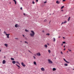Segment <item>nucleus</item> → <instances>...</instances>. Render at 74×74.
I'll return each instance as SVG.
<instances>
[{"mask_svg":"<svg viewBox=\"0 0 74 74\" xmlns=\"http://www.w3.org/2000/svg\"><path fill=\"white\" fill-rule=\"evenodd\" d=\"M31 33L29 34L30 37H34V34H35L34 32L33 31H31Z\"/></svg>","mask_w":74,"mask_h":74,"instance_id":"1","label":"nucleus"},{"mask_svg":"<svg viewBox=\"0 0 74 74\" xmlns=\"http://www.w3.org/2000/svg\"><path fill=\"white\" fill-rule=\"evenodd\" d=\"M48 62L49 63V64H51L52 63H53L52 61L51 60H50V59H48Z\"/></svg>","mask_w":74,"mask_h":74,"instance_id":"2","label":"nucleus"},{"mask_svg":"<svg viewBox=\"0 0 74 74\" xmlns=\"http://www.w3.org/2000/svg\"><path fill=\"white\" fill-rule=\"evenodd\" d=\"M6 35L7 36V38H9V35H10V34H6Z\"/></svg>","mask_w":74,"mask_h":74,"instance_id":"3","label":"nucleus"},{"mask_svg":"<svg viewBox=\"0 0 74 74\" xmlns=\"http://www.w3.org/2000/svg\"><path fill=\"white\" fill-rule=\"evenodd\" d=\"M21 65L23 67H25V65L24 64V63H23V62L21 63Z\"/></svg>","mask_w":74,"mask_h":74,"instance_id":"4","label":"nucleus"},{"mask_svg":"<svg viewBox=\"0 0 74 74\" xmlns=\"http://www.w3.org/2000/svg\"><path fill=\"white\" fill-rule=\"evenodd\" d=\"M41 70L43 71H45V69H44V68H41Z\"/></svg>","mask_w":74,"mask_h":74,"instance_id":"5","label":"nucleus"},{"mask_svg":"<svg viewBox=\"0 0 74 74\" xmlns=\"http://www.w3.org/2000/svg\"><path fill=\"white\" fill-rule=\"evenodd\" d=\"M37 55V56H41V54H40V53H36Z\"/></svg>","mask_w":74,"mask_h":74,"instance_id":"6","label":"nucleus"},{"mask_svg":"<svg viewBox=\"0 0 74 74\" xmlns=\"http://www.w3.org/2000/svg\"><path fill=\"white\" fill-rule=\"evenodd\" d=\"M15 27H19V26L17 24H16L15 25Z\"/></svg>","mask_w":74,"mask_h":74,"instance_id":"7","label":"nucleus"},{"mask_svg":"<svg viewBox=\"0 0 74 74\" xmlns=\"http://www.w3.org/2000/svg\"><path fill=\"white\" fill-rule=\"evenodd\" d=\"M56 3H57V4H59L60 3V2L59 1H56Z\"/></svg>","mask_w":74,"mask_h":74,"instance_id":"8","label":"nucleus"},{"mask_svg":"<svg viewBox=\"0 0 74 74\" xmlns=\"http://www.w3.org/2000/svg\"><path fill=\"white\" fill-rule=\"evenodd\" d=\"M67 22L66 21H65L64 22H62L61 25H62V24H64V23H66Z\"/></svg>","mask_w":74,"mask_h":74,"instance_id":"9","label":"nucleus"},{"mask_svg":"<svg viewBox=\"0 0 74 74\" xmlns=\"http://www.w3.org/2000/svg\"><path fill=\"white\" fill-rule=\"evenodd\" d=\"M3 64H5V60H3Z\"/></svg>","mask_w":74,"mask_h":74,"instance_id":"10","label":"nucleus"},{"mask_svg":"<svg viewBox=\"0 0 74 74\" xmlns=\"http://www.w3.org/2000/svg\"><path fill=\"white\" fill-rule=\"evenodd\" d=\"M12 63H13V64H15L16 62L15 61H13L12 62Z\"/></svg>","mask_w":74,"mask_h":74,"instance_id":"11","label":"nucleus"},{"mask_svg":"<svg viewBox=\"0 0 74 74\" xmlns=\"http://www.w3.org/2000/svg\"><path fill=\"white\" fill-rule=\"evenodd\" d=\"M14 1L15 4H16V1L15 0H13Z\"/></svg>","mask_w":74,"mask_h":74,"instance_id":"12","label":"nucleus"},{"mask_svg":"<svg viewBox=\"0 0 74 74\" xmlns=\"http://www.w3.org/2000/svg\"><path fill=\"white\" fill-rule=\"evenodd\" d=\"M55 41H56V39L54 38H53V41L55 42Z\"/></svg>","mask_w":74,"mask_h":74,"instance_id":"13","label":"nucleus"},{"mask_svg":"<svg viewBox=\"0 0 74 74\" xmlns=\"http://www.w3.org/2000/svg\"><path fill=\"white\" fill-rule=\"evenodd\" d=\"M25 32H29V30L26 29L25 30Z\"/></svg>","mask_w":74,"mask_h":74,"instance_id":"14","label":"nucleus"},{"mask_svg":"<svg viewBox=\"0 0 74 74\" xmlns=\"http://www.w3.org/2000/svg\"><path fill=\"white\" fill-rule=\"evenodd\" d=\"M44 47H45L46 48H47V47H48L47 45H45Z\"/></svg>","mask_w":74,"mask_h":74,"instance_id":"15","label":"nucleus"},{"mask_svg":"<svg viewBox=\"0 0 74 74\" xmlns=\"http://www.w3.org/2000/svg\"><path fill=\"white\" fill-rule=\"evenodd\" d=\"M64 65L65 66H68V64H64Z\"/></svg>","mask_w":74,"mask_h":74,"instance_id":"16","label":"nucleus"},{"mask_svg":"<svg viewBox=\"0 0 74 74\" xmlns=\"http://www.w3.org/2000/svg\"><path fill=\"white\" fill-rule=\"evenodd\" d=\"M70 20V17H69L68 19V21H69Z\"/></svg>","mask_w":74,"mask_h":74,"instance_id":"17","label":"nucleus"},{"mask_svg":"<svg viewBox=\"0 0 74 74\" xmlns=\"http://www.w3.org/2000/svg\"><path fill=\"white\" fill-rule=\"evenodd\" d=\"M53 71H55V70H56V68H53Z\"/></svg>","mask_w":74,"mask_h":74,"instance_id":"18","label":"nucleus"},{"mask_svg":"<svg viewBox=\"0 0 74 74\" xmlns=\"http://www.w3.org/2000/svg\"><path fill=\"white\" fill-rule=\"evenodd\" d=\"M4 45H5V46H6V47H7V46H8V45L7 44H4Z\"/></svg>","mask_w":74,"mask_h":74,"instance_id":"19","label":"nucleus"},{"mask_svg":"<svg viewBox=\"0 0 74 74\" xmlns=\"http://www.w3.org/2000/svg\"><path fill=\"white\" fill-rule=\"evenodd\" d=\"M16 66H17L18 67H19V68H21V67H20V66L18 65L17 64H16Z\"/></svg>","mask_w":74,"mask_h":74,"instance_id":"20","label":"nucleus"},{"mask_svg":"<svg viewBox=\"0 0 74 74\" xmlns=\"http://www.w3.org/2000/svg\"><path fill=\"white\" fill-rule=\"evenodd\" d=\"M46 35L47 36H49L50 34L49 33H47V34H46Z\"/></svg>","mask_w":74,"mask_h":74,"instance_id":"21","label":"nucleus"},{"mask_svg":"<svg viewBox=\"0 0 74 74\" xmlns=\"http://www.w3.org/2000/svg\"><path fill=\"white\" fill-rule=\"evenodd\" d=\"M14 39H15V40H19V38H15Z\"/></svg>","mask_w":74,"mask_h":74,"instance_id":"22","label":"nucleus"},{"mask_svg":"<svg viewBox=\"0 0 74 74\" xmlns=\"http://www.w3.org/2000/svg\"><path fill=\"white\" fill-rule=\"evenodd\" d=\"M34 64L36 65V62H34Z\"/></svg>","mask_w":74,"mask_h":74,"instance_id":"23","label":"nucleus"},{"mask_svg":"<svg viewBox=\"0 0 74 74\" xmlns=\"http://www.w3.org/2000/svg\"><path fill=\"white\" fill-rule=\"evenodd\" d=\"M11 60H14V59L13 58H11Z\"/></svg>","mask_w":74,"mask_h":74,"instance_id":"24","label":"nucleus"},{"mask_svg":"<svg viewBox=\"0 0 74 74\" xmlns=\"http://www.w3.org/2000/svg\"><path fill=\"white\" fill-rule=\"evenodd\" d=\"M3 33H4V34H5L6 35V34H7V32H5V31Z\"/></svg>","mask_w":74,"mask_h":74,"instance_id":"25","label":"nucleus"},{"mask_svg":"<svg viewBox=\"0 0 74 74\" xmlns=\"http://www.w3.org/2000/svg\"><path fill=\"white\" fill-rule=\"evenodd\" d=\"M48 51L49 53H51V50H49Z\"/></svg>","mask_w":74,"mask_h":74,"instance_id":"26","label":"nucleus"},{"mask_svg":"<svg viewBox=\"0 0 74 74\" xmlns=\"http://www.w3.org/2000/svg\"><path fill=\"white\" fill-rule=\"evenodd\" d=\"M25 43H27V44H28V42H27V41H25Z\"/></svg>","mask_w":74,"mask_h":74,"instance_id":"27","label":"nucleus"},{"mask_svg":"<svg viewBox=\"0 0 74 74\" xmlns=\"http://www.w3.org/2000/svg\"><path fill=\"white\" fill-rule=\"evenodd\" d=\"M64 6H62V7H61V9H63V8H64Z\"/></svg>","mask_w":74,"mask_h":74,"instance_id":"28","label":"nucleus"},{"mask_svg":"<svg viewBox=\"0 0 74 74\" xmlns=\"http://www.w3.org/2000/svg\"><path fill=\"white\" fill-rule=\"evenodd\" d=\"M16 63H18V64H19V62H18V61H16Z\"/></svg>","mask_w":74,"mask_h":74,"instance_id":"29","label":"nucleus"},{"mask_svg":"<svg viewBox=\"0 0 74 74\" xmlns=\"http://www.w3.org/2000/svg\"><path fill=\"white\" fill-rule=\"evenodd\" d=\"M66 63H70L69 62H68L67 61H66Z\"/></svg>","mask_w":74,"mask_h":74,"instance_id":"30","label":"nucleus"},{"mask_svg":"<svg viewBox=\"0 0 74 74\" xmlns=\"http://www.w3.org/2000/svg\"><path fill=\"white\" fill-rule=\"evenodd\" d=\"M64 61H65V62H66L67 61H66V60L64 59Z\"/></svg>","mask_w":74,"mask_h":74,"instance_id":"31","label":"nucleus"},{"mask_svg":"<svg viewBox=\"0 0 74 74\" xmlns=\"http://www.w3.org/2000/svg\"><path fill=\"white\" fill-rule=\"evenodd\" d=\"M62 43H63V44H65V43H66V42H62Z\"/></svg>","mask_w":74,"mask_h":74,"instance_id":"32","label":"nucleus"},{"mask_svg":"<svg viewBox=\"0 0 74 74\" xmlns=\"http://www.w3.org/2000/svg\"><path fill=\"white\" fill-rule=\"evenodd\" d=\"M32 3H33V4H34V3H34V1H33L32 2Z\"/></svg>","mask_w":74,"mask_h":74,"instance_id":"33","label":"nucleus"},{"mask_svg":"<svg viewBox=\"0 0 74 74\" xmlns=\"http://www.w3.org/2000/svg\"><path fill=\"white\" fill-rule=\"evenodd\" d=\"M29 52H30V53H32V52H31L30 51L28 50Z\"/></svg>","mask_w":74,"mask_h":74,"instance_id":"34","label":"nucleus"},{"mask_svg":"<svg viewBox=\"0 0 74 74\" xmlns=\"http://www.w3.org/2000/svg\"><path fill=\"white\" fill-rule=\"evenodd\" d=\"M61 53L62 55H63V52H62V51H61Z\"/></svg>","mask_w":74,"mask_h":74,"instance_id":"35","label":"nucleus"},{"mask_svg":"<svg viewBox=\"0 0 74 74\" xmlns=\"http://www.w3.org/2000/svg\"><path fill=\"white\" fill-rule=\"evenodd\" d=\"M68 50L69 51H71V50L69 49H68Z\"/></svg>","mask_w":74,"mask_h":74,"instance_id":"36","label":"nucleus"},{"mask_svg":"<svg viewBox=\"0 0 74 74\" xmlns=\"http://www.w3.org/2000/svg\"><path fill=\"white\" fill-rule=\"evenodd\" d=\"M20 9H21V10H22V7H21V8H20Z\"/></svg>","mask_w":74,"mask_h":74,"instance_id":"37","label":"nucleus"},{"mask_svg":"<svg viewBox=\"0 0 74 74\" xmlns=\"http://www.w3.org/2000/svg\"><path fill=\"white\" fill-rule=\"evenodd\" d=\"M47 20H44V22H46V21H47Z\"/></svg>","mask_w":74,"mask_h":74,"instance_id":"38","label":"nucleus"},{"mask_svg":"<svg viewBox=\"0 0 74 74\" xmlns=\"http://www.w3.org/2000/svg\"><path fill=\"white\" fill-rule=\"evenodd\" d=\"M36 2H37L38 1V0H36Z\"/></svg>","mask_w":74,"mask_h":74,"instance_id":"39","label":"nucleus"},{"mask_svg":"<svg viewBox=\"0 0 74 74\" xmlns=\"http://www.w3.org/2000/svg\"><path fill=\"white\" fill-rule=\"evenodd\" d=\"M42 33H44L45 32L44 31V30L42 31Z\"/></svg>","mask_w":74,"mask_h":74,"instance_id":"40","label":"nucleus"},{"mask_svg":"<svg viewBox=\"0 0 74 74\" xmlns=\"http://www.w3.org/2000/svg\"><path fill=\"white\" fill-rule=\"evenodd\" d=\"M23 37H25V35H23Z\"/></svg>","mask_w":74,"mask_h":74,"instance_id":"41","label":"nucleus"},{"mask_svg":"<svg viewBox=\"0 0 74 74\" xmlns=\"http://www.w3.org/2000/svg\"><path fill=\"white\" fill-rule=\"evenodd\" d=\"M47 3V1H45V2H44V3Z\"/></svg>","mask_w":74,"mask_h":74,"instance_id":"42","label":"nucleus"},{"mask_svg":"<svg viewBox=\"0 0 74 74\" xmlns=\"http://www.w3.org/2000/svg\"><path fill=\"white\" fill-rule=\"evenodd\" d=\"M34 59H36V57H35V56H34Z\"/></svg>","mask_w":74,"mask_h":74,"instance_id":"43","label":"nucleus"},{"mask_svg":"<svg viewBox=\"0 0 74 74\" xmlns=\"http://www.w3.org/2000/svg\"><path fill=\"white\" fill-rule=\"evenodd\" d=\"M63 38H64V39H65V37H63Z\"/></svg>","mask_w":74,"mask_h":74,"instance_id":"44","label":"nucleus"},{"mask_svg":"<svg viewBox=\"0 0 74 74\" xmlns=\"http://www.w3.org/2000/svg\"><path fill=\"white\" fill-rule=\"evenodd\" d=\"M65 50H66V49H65V48H64V51H65Z\"/></svg>","mask_w":74,"mask_h":74,"instance_id":"45","label":"nucleus"},{"mask_svg":"<svg viewBox=\"0 0 74 74\" xmlns=\"http://www.w3.org/2000/svg\"><path fill=\"white\" fill-rule=\"evenodd\" d=\"M66 1V0H63V1Z\"/></svg>","mask_w":74,"mask_h":74,"instance_id":"46","label":"nucleus"},{"mask_svg":"<svg viewBox=\"0 0 74 74\" xmlns=\"http://www.w3.org/2000/svg\"><path fill=\"white\" fill-rule=\"evenodd\" d=\"M23 15H26L25 14V13H24L23 14Z\"/></svg>","mask_w":74,"mask_h":74,"instance_id":"47","label":"nucleus"},{"mask_svg":"<svg viewBox=\"0 0 74 74\" xmlns=\"http://www.w3.org/2000/svg\"><path fill=\"white\" fill-rule=\"evenodd\" d=\"M61 11H63V10H61Z\"/></svg>","mask_w":74,"mask_h":74,"instance_id":"48","label":"nucleus"},{"mask_svg":"<svg viewBox=\"0 0 74 74\" xmlns=\"http://www.w3.org/2000/svg\"><path fill=\"white\" fill-rule=\"evenodd\" d=\"M64 48H65V46H64Z\"/></svg>","mask_w":74,"mask_h":74,"instance_id":"49","label":"nucleus"},{"mask_svg":"<svg viewBox=\"0 0 74 74\" xmlns=\"http://www.w3.org/2000/svg\"><path fill=\"white\" fill-rule=\"evenodd\" d=\"M60 36H59V37H58V38H60Z\"/></svg>","mask_w":74,"mask_h":74,"instance_id":"50","label":"nucleus"},{"mask_svg":"<svg viewBox=\"0 0 74 74\" xmlns=\"http://www.w3.org/2000/svg\"><path fill=\"white\" fill-rule=\"evenodd\" d=\"M47 45H49V44H47Z\"/></svg>","mask_w":74,"mask_h":74,"instance_id":"51","label":"nucleus"},{"mask_svg":"<svg viewBox=\"0 0 74 74\" xmlns=\"http://www.w3.org/2000/svg\"><path fill=\"white\" fill-rule=\"evenodd\" d=\"M62 45H63V43L62 44Z\"/></svg>","mask_w":74,"mask_h":74,"instance_id":"52","label":"nucleus"},{"mask_svg":"<svg viewBox=\"0 0 74 74\" xmlns=\"http://www.w3.org/2000/svg\"><path fill=\"white\" fill-rule=\"evenodd\" d=\"M0 52H1V50L0 49Z\"/></svg>","mask_w":74,"mask_h":74,"instance_id":"53","label":"nucleus"},{"mask_svg":"<svg viewBox=\"0 0 74 74\" xmlns=\"http://www.w3.org/2000/svg\"><path fill=\"white\" fill-rule=\"evenodd\" d=\"M36 54H35V55H34V56H36Z\"/></svg>","mask_w":74,"mask_h":74,"instance_id":"54","label":"nucleus"},{"mask_svg":"<svg viewBox=\"0 0 74 74\" xmlns=\"http://www.w3.org/2000/svg\"><path fill=\"white\" fill-rule=\"evenodd\" d=\"M73 70H74V69H73Z\"/></svg>","mask_w":74,"mask_h":74,"instance_id":"55","label":"nucleus"},{"mask_svg":"<svg viewBox=\"0 0 74 74\" xmlns=\"http://www.w3.org/2000/svg\"><path fill=\"white\" fill-rule=\"evenodd\" d=\"M21 42H22V41H21Z\"/></svg>","mask_w":74,"mask_h":74,"instance_id":"56","label":"nucleus"},{"mask_svg":"<svg viewBox=\"0 0 74 74\" xmlns=\"http://www.w3.org/2000/svg\"><path fill=\"white\" fill-rule=\"evenodd\" d=\"M4 58H5V56H4Z\"/></svg>","mask_w":74,"mask_h":74,"instance_id":"57","label":"nucleus"},{"mask_svg":"<svg viewBox=\"0 0 74 74\" xmlns=\"http://www.w3.org/2000/svg\"><path fill=\"white\" fill-rule=\"evenodd\" d=\"M19 64V65L20 64V63H19V64Z\"/></svg>","mask_w":74,"mask_h":74,"instance_id":"58","label":"nucleus"},{"mask_svg":"<svg viewBox=\"0 0 74 74\" xmlns=\"http://www.w3.org/2000/svg\"><path fill=\"white\" fill-rule=\"evenodd\" d=\"M18 69H19V68H18Z\"/></svg>","mask_w":74,"mask_h":74,"instance_id":"59","label":"nucleus"},{"mask_svg":"<svg viewBox=\"0 0 74 74\" xmlns=\"http://www.w3.org/2000/svg\"><path fill=\"white\" fill-rule=\"evenodd\" d=\"M67 52H68V51H67Z\"/></svg>","mask_w":74,"mask_h":74,"instance_id":"60","label":"nucleus"},{"mask_svg":"<svg viewBox=\"0 0 74 74\" xmlns=\"http://www.w3.org/2000/svg\"><path fill=\"white\" fill-rule=\"evenodd\" d=\"M11 3H10V4Z\"/></svg>","mask_w":74,"mask_h":74,"instance_id":"61","label":"nucleus"},{"mask_svg":"<svg viewBox=\"0 0 74 74\" xmlns=\"http://www.w3.org/2000/svg\"><path fill=\"white\" fill-rule=\"evenodd\" d=\"M49 23H50V22Z\"/></svg>","mask_w":74,"mask_h":74,"instance_id":"62","label":"nucleus"}]
</instances>
